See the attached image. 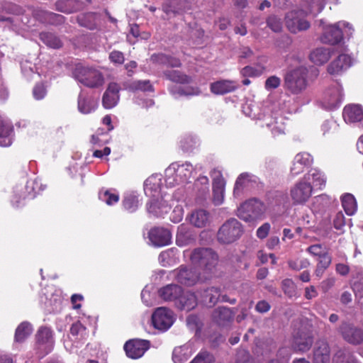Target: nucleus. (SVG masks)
Returning <instances> with one entry per match:
<instances>
[{
	"label": "nucleus",
	"mask_w": 363,
	"mask_h": 363,
	"mask_svg": "<svg viewBox=\"0 0 363 363\" xmlns=\"http://www.w3.org/2000/svg\"><path fill=\"white\" fill-rule=\"evenodd\" d=\"M53 331L48 327H40L36 334V343L43 354L50 353L55 345Z\"/></svg>",
	"instance_id": "nucleus-12"
},
{
	"label": "nucleus",
	"mask_w": 363,
	"mask_h": 363,
	"mask_svg": "<svg viewBox=\"0 0 363 363\" xmlns=\"http://www.w3.org/2000/svg\"><path fill=\"white\" fill-rule=\"evenodd\" d=\"M182 290V288L177 284H168L159 290V296L166 301H174L175 304Z\"/></svg>",
	"instance_id": "nucleus-31"
},
{
	"label": "nucleus",
	"mask_w": 363,
	"mask_h": 363,
	"mask_svg": "<svg viewBox=\"0 0 363 363\" xmlns=\"http://www.w3.org/2000/svg\"><path fill=\"white\" fill-rule=\"evenodd\" d=\"M239 87L237 82L223 79L211 84V91L216 95H223L235 91Z\"/></svg>",
	"instance_id": "nucleus-21"
},
{
	"label": "nucleus",
	"mask_w": 363,
	"mask_h": 363,
	"mask_svg": "<svg viewBox=\"0 0 363 363\" xmlns=\"http://www.w3.org/2000/svg\"><path fill=\"white\" fill-rule=\"evenodd\" d=\"M121 86L116 82H110L102 96V105L104 108L110 109L115 107L120 99L119 91Z\"/></svg>",
	"instance_id": "nucleus-16"
},
{
	"label": "nucleus",
	"mask_w": 363,
	"mask_h": 363,
	"mask_svg": "<svg viewBox=\"0 0 363 363\" xmlns=\"http://www.w3.org/2000/svg\"><path fill=\"white\" fill-rule=\"evenodd\" d=\"M350 285L356 296L363 297V270L352 272Z\"/></svg>",
	"instance_id": "nucleus-36"
},
{
	"label": "nucleus",
	"mask_w": 363,
	"mask_h": 363,
	"mask_svg": "<svg viewBox=\"0 0 363 363\" xmlns=\"http://www.w3.org/2000/svg\"><path fill=\"white\" fill-rule=\"evenodd\" d=\"M33 328L31 325L28 322H23L16 330L15 340L16 342H23L32 333Z\"/></svg>",
	"instance_id": "nucleus-40"
},
{
	"label": "nucleus",
	"mask_w": 363,
	"mask_h": 363,
	"mask_svg": "<svg viewBox=\"0 0 363 363\" xmlns=\"http://www.w3.org/2000/svg\"><path fill=\"white\" fill-rule=\"evenodd\" d=\"M313 344V336L311 333L299 330L294 333L291 347L295 352L306 353L311 350Z\"/></svg>",
	"instance_id": "nucleus-9"
},
{
	"label": "nucleus",
	"mask_w": 363,
	"mask_h": 363,
	"mask_svg": "<svg viewBox=\"0 0 363 363\" xmlns=\"http://www.w3.org/2000/svg\"><path fill=\"white\" fill-rule=\"evenodd\" d=\"M323 28L321 41L323 43L336 45L340 43L343 38V33L347 35L352 34V26L345 21H339L335 24L325 25L323 21H320Z\"/></svg>",
	"instance_id": "nucleus-3"
},
{
	"label": "nucleus",
	"mask_w": 363,
	"mask_h": 363,
	"mask_svg": "<svg viewBox=\"0 0 363 363\" xmlns=\"http://www.w3.org/2000/svg\"><path fill=\"white\" fill-rule=\"evenodd\" d=\"M267 24L275 33L281 32L283 28L281 19L274 15L268 17Z\"/></svg>",
	"instance_id": "nucleus-52"
},
{
	"label": "nucleus",
	"mask_w": 363,
	"mask_h": 363,
	"mask_svg": "<svg viewBox=\"0 0 363 363\" xmlns=\"http://www.w3.org/2000/svg\"><path fill=\"white\" fill-rule=\"evenodd\" d=\"M335 363H357L353 355L347 351H339L334 357Z\"/></svg>",
	"instance_id": "nucleus-49"
},
{
	"label": "nucleus",
	"mask_w": 363,
	"mask_h": 363,
	"mask_svg": "<svg viewBox=\"0 0 363 363\" xmlns=\"http://www.w3.org/2000/svg\"><path fill=\"white\" fill-rule=\"evenodd\" d=\"M265 210V206L262 202L257 199H250L238 208L237 216L245 222H253L262 219Z\"/></svg>",
	"instance_id": "nucleus-5"
},
{
	"label": "nucleus",
	"mask_w": 363,
	"mask_h": 363,
	"mask_svg": "<svg viewBox=\"0 0 363 363\" xmlns=\"http://www.w3.org/2000/svg\"><path fill=\"white\" fill-rule=\"evenodd\" d=\"M271 225L269 223H264L260 227L258 228L256 232V235L259 239H264L267 237Z\"/></svg>",
	"instance_id": "nucleus-64"
},
{
	"label": "nucleus",
	"mask_w": 363,
	"mask_h": 363,
	"mask_svg": "<svg viewBox=\"0 0 363 363\" xmlns=\"http://www.w3.org/2000/svg\"><path fill=\"white\" fill-rule=\"evenodd\" d=\"M132 91H153L154 89L150 80H138L133 82L130 85Z\"/></svg>",
	"instance_id": "nucleus-46"
},
{
	"label": "nucleus",
	"mask_w": 363,
	"mask_h": 363,
	"mask_svg": "<svg viewBox=\"0 0 363 363\" xmlns=\"http://www.w3.org/2000/svg\"><path fill=\"white\" fill-rule=\"evenodd\" d=\"M306 251L311 255L318 257L327 253L325 248L320 244H315L309 246Z\"/></svg>",
	"instance_id": "nucleus-58"
},
{
	"label": "nucleus",
	"mask_w": 363,
	"mask_h": 363,
	"mask_svg": "<svg viewBox=\"0 0 363 363\" xmlns=\"http://www.w3.org/2000/svg\"><path fill=\"white\" fill-rule=\"evenodd\" d=\"M190 363H213V358L209 352H201Z\"/></svg>",
	"instance_id": "nucleus-55"
},
{
	"label": "nucleus",
	"mask_w": 363,
	"mask_h": 363,
	"mask_svg": "<svg viewBox=\"0 0 363 363\" xmlns=\"http://www.w3.org/2000/svg\"><path fill=\"white\" fill-rule=\"evenodd\" d=\"M172 274L177 282L187 286H193L200 280L199 274L192 268L181 267L174 270Z\"/></svg>",
	"instance_id": "nucleus-15"
},
{
	"label": "nucleus",
	"mask_w": 363,
	"mask_h": 363,
	"mask_svg": "<svg viewBox=\"0 0 363 363\" xmlns=\"http://www.w3.org/2000/svg\"><path fill=\"white\" fill-rule=\"evenodd\" d=\"M201 301L208 307H212L218 301L220 291V289L215 286H211L201 291Z\"/></svg>",
	"instance_id": "nucleus-33"
},
{
	"label": "nucleus",
	"mask_w": 363,
	"mask_h": 363,
	"mask_svg": "<svg viewBox=\"0 0 363 363\" xmlns=\"http://www.w3.org/2000/svg\"><path fill=\"white\" fill-rule=\"evenodd\" d=\"M352 65V58L345 53L340 54L328 67V72L331 75L342 74Z\"/></svg>",
	"instance_id": "nucleus-18"
},
{
	"label": "nucleus",
	"mask_w": 363,
	"mask_h": 363,
	"mask_svg": "<svg viewBox=\"0 0 363 363\" xmlns=\"http://www.w3.org/2000/svg\"><path fill=\"white\" fill-rule=\"evenodd\" d=\"M313 186L304 177L296 182L291 189V199L296 203H303L311 196Z\"/></svg>",
	"instance_id": "nucleus-11"
},
{
	"label": "nucleus",
	"mask_w": 363,
	"mask_h": 363,
	"mask_svg": "<svg viewBox=\"0 0 363 363\" xmlns=\"http://www.w3.org/2000/svg\"><path fill=\"white\" fill-rule=\"evenodd\" d=\"M166 79L179 84H189L191 78L179 70H167L164 72Z\"/></svg>",
	"instance_id": "nucleus-39"
},
{
	"label": "nucleus",
	"mask_w": 363,
	"mask_h": 363,
	"mask_svg": "<svg viewBox=\"0 0 363 363\" xmlns=\"http://www.w3.org/2000/svg\"><path fill=\"white\" fill-rule=\"evenodd\" d=\"M332 52L330 48H318L310 54V60L317 65H323L329 60Z\"/></svg>",
	"instance_id": "nucleus-34"
},
{
	"label": "nucleus",
	"mask_w": 363,
	"mask_h": 363,
	"mask_svg": "<svg viewBox=\"0 0 363 363\" xmlns=\"http://www.w3.org/2000/svg\"><path fill=\"white\" fill-rule=\"evenodd\" d=\"M290 269L295 271H300L306 269L310 265V262L306 258H301L296 259H290L288 261Z\"/></svg>",
	"instance_id": "nucleus-50"
},
{
	"label": "nucleus",
	"mask_w": 363,
	"mask_h": 363,
	"mask_svg": "<svg viewBox=\"0 0 363 363\" xmlns=\"http://www.w3.org/2000/svg\"><path fill=\"white\" fill-rule=\"evenodd\" d=\"M339 330L342 338L347 342L354 345L363 342L362 329L349 323H342Z\"/></svg>",
	"instance_id": "nucleus-13"
},
{
	"label": "nucleus",
	"mask_w": 363,
	"mask_h": 363,
	"mask_svg": "<svg viewBox=\"0 0 363 363\" xmlns=\"http://www.w3.org/2000/svg\"><path fill=\"white\" fill-rule=\"evenodd\" d=\"M330 358V350L328 343L325 340H319L313 350L314 363H328Z\"/></svg>",
	"instance_id": "nucleus-24"
},
{
	"label": "nucleus",
	"mask_w": 363,
	"mask_h": 363,
	"mask_svg": "<svg viewBox=\"0 0 363 363\" xmlns=\"http://www.w3.org/2000/svg\"><path fill=\"white\" fill-rule=\"evenodd\" d=\"M194 169H201V167L196 165L194 168L192 164L187 162L183 164L172 163L165 169V184L167 186L172 187L187 182L191 178Z\"/></svg>",
	"instance_id": "nucleus-2"
},
{
	"label": "nucleus",
	"mask_w": 363,
	"mask_h": 363,
	"mask_svg": "<svg viewBox=\"0 0 363 363\" xmlns=\"http://www.w3.org/2000/svg\"><path fill=\"white\" fill-rule=\"evenodd\" d=\"M99 106L97 99L92 96H84L82 94L78 97V110L83 114H89L96 110Z\"/></svg>",
	"instance_id": "nucleus-28"
},
{
	"label": "nucleus",
	"mask_w": 363,
	"mask_h": 363,
	"mask_svg": "<svg viewBox=\"0 0 363 363\" xmlns=\"http://www.w3.org/2000/svg\"><path fill=\"white\" fill-rule=\"evenodd\" d=\"M242 233V224L237 219L230 218L220 227L217 238L220 243L230 244L238 240Z\"/></svg>",
	"instance_id": "nucleus-7"
},
{
	"label": "nucleus",
	"mask_w": 363,
	"mask_h": 363,
	"mask_svg": "<svg viewBox=\"0 0 363 363\" xmlns=\"http://www.w3.org/2000/svg\"><path fill=\"white\" fill-rule=\"evenodd\" d=\"M13 130L12 123L0 116V146L9 147L12 144Z\"/></svg>",
	"instance_id": "nucleus-26"
},
{
	"label": "nucleus",
	"mask_w": 363,
	"mask_h": 363,
	"mask_svg": "<svg viewBox=\"0 0 363 363\" xmlns=\"http://www.w3.org/2000/svg\"><path fill=\"white\" fill-rule=\"evenodd\" d=\"M342 206L345 213L349 215H353L357 211V203L354 196L351 194H345L341 197Z\"/></svg>",
	"instance_id": "nucleus-38"
},
{
	"label": "nucleus",
	"mask_w": 363,
	"mask_h": 363,
	"mask_svg": "<svg viewBox=\"0 0 363 363\" xmlns=\"http://www.w3.org/2000/svg\"><path fill=\"white\" fill-rule=\"evenodd\" d=\"M342 116L346 123L359 122L363 119V109L359 105H348L344 108Z\"/></svg>",
	"instance_id": "nucleus-29"
},
{
	"label": "nucleus",
	"mask_w": 363,
	"mask_h": 363,
	"mask_svg": "<svg viewBox=\"0 0 363 363\" xmlns=\"http://www.w3.org/2000/svg\"><path fill=\"white\" fill-rule=\"evenodd\" d=\"M73 75L77 81L89 88H99L104 83L103 74L92 67L77 66L74 70Z\"/></svg>",
	"instance_id": "nucleus-4"
},
{
	"label": "nucleus",
	"mask_w": 363,
	"mask_h": 363,
	"mask_svg": "<svg viewBox=\"0 0 363 363\" xmlns=\"http://www.w3.org/2000/svg\"><path fill=\"white\" fill-rule=\"evenodd\" d=\"M123 205L125 210L132 213L137 210L139 201L138 197L133 194L127 195L123 201Z\"/></svg>",
	"instance_id": "nucleus-47"
},
{
	"label": "nucleus",
	"mask_w": 363,
	"mask_h": 363,
	"mask_svg": "<svg viewBox=\"0 0 363 363\" xmlns=\"http://www.w3.org/2000/svg\"><path fill=\"white\" fill-rule=\"evenodd\" d=\"M187 218L189 223L196 228H204L211 222L210 213L202 208L193 211Z\"/></svg>",
	"instance_id": "nucleus-23"
},
{
	"label": "nucleus",
	"mask_w": 363,
	"mask_h": 363,
	"mask_svg": "<svg viewBox=\"0 0 363 363\" xmlns=\"http://www.w3.org/2000/svg\"><path fill=\"white\" fill-rule=\"evenodd\" d=\"M236 363H254V359L248 352L241 350L237 353Z\"/></svg>",
	"instance_id": "nucleus-59"
},
{
	"label": "nucleus",
	"mask_w": 363,
	"mask_h": 363,
	"mask_svg": "<svg viewBox=\"0 0 363 363\" xmlns=\"http://www.w3.org/2000/svg\"><path fill=\"white\" fill-rule=\"evenodd\" d=\"M195 187L198 189L202 196L208 192L209 181L206 176L199 177L194 183Z\"/></svg>",
	"instance_id": "nucleus-53"
},
{
	"label": "nucleus",
	"mask_w": 363,
	"mask_h": 363,
	"mask_svg": "<svg viewBox=\"0 0 363 363\" xmlns=\"http://www.w3.org/2000/svg\"><path fill=\"white\" fill-rule=\"evenodd\" d=\"M212 317L217 324L224 326L233 321L234 313H233L230 308L221 306L213 311Z\"/></svg>",
	"instance_id": "nucleus-30"
},
{
	"label": "nucleus",
	"mask_w": 363,
	"mask_h": 363,
	"mask_svg": "<svg viewBox=\"0 0 363 363\" xmlns=\"http://www.w3.org/2000/svg\"><path fill=\"white\" fill-rule=\"evenodd\" d=\"M294 160L304 167H309L313 162L312 156L308 152H301L297 154Z\"/></svg>",
	"instance_id": "nucleus-54"
},
{
	"label": "nucleus",
	"mask_w": 363,
	"mask_h": 363,
	"mask_svg": "<svg viewBox=\"0 0 363 363\" xmlns=\"http://www.w3.org/2000/svg\"><path fill=\"white\" fill-rule=\"evenodd\" d=\"M213 186V200L215 205H220L224 200V191L225 185Z\"/></svg>",
	"instance_id": "nucleus-51"
},
{
	"label": "nucleus",
	"mask_w": 363,
	"mask_h": 363,
	"mask_svg": "<svg viewBox=\"0 0 363 363\" xmlns=\"http://www.w3.org/2000/svg\"><path fill=\"white\" fill-rule=\"evenodd\" d=\"M305 179L313 184V189H323L326 184V177L325 174L317 169H312L308 173L303 177Z\"/></svg>",
	"instance_id": "nucleus-32"
},
{
	"label": "nucleus",
	"mask_w": 363,
	"mask_h": 363,
	"mask_svg": "<svg viewBox=\"0 0 363 363\" xmlns=\"http://www.w3.org/2000/svg\"><path fill=\"white\" fill-rule=\"evenodd\" d=\"M308 86V69L299 65L288 71L284 77V87L292 95L302 94Z\"/></svg>",
	"instance_id": "nucleus-1"
},
{
	"label": "nucleus",
	"mask_w": 363,
	"mask_h": 363,
	"mask_svg": "<svg viewBox=\"0 0 363 363\" xmlns=\"http://www.w3.org/2000/svg\"><path fill=\"white\" fill-rule=\"evenodd\" d=\"M194 240L192 232L184 225H180L177 228L176 243L178 246H186Z\"/></svg>",
	"instance_id": "nucleus-35"
},
{
	"label": "nucleus",
	"mask_w": 363,
	"mask_h": 363,
	"mask_svg": "<svg viewBox=\"0 0 363 363\" xmlns=\"http://www.w3.org/2000/svg\"><path fill=\"white\" fill-rule=\"evenodd\" d=\"M190 259L194 264L203 267L206 273H211L218 264V256L210 248H198L191 252Z\"/></svg>",
	"instance_id": "nucleus-6"
},
{
	"label": "nucleus",
	"mask_w": 363,
	"mask_h": 363,
	"mask_svg": "<svg viewBox=\"0 0 363 363\" xmlns=\"http://www.w3.org/2000/svg\"><path fill=\"white\" fill-rule=\"evenodd\" d=\"M211 177L213 179V186L225 185V182L223 177L222 173L220 170L214 169L211 172Z\"/></svg>",
	"instance_id": "nucleus-62"
},
{
	"label": "nucleus",
	"mask_w": 363,
	"mask_h": 363,
	"mask_svg": "<svg viewBox=\"0 0 363 363\" xmlns=\"http://www.w3.org/2000/svg\"><path fill=\"white\" fill-rule=\"evenodd\" d=\"M109 60L114 64L122 65L125 61V57L122 52L113 50L109 54Z\"/></svg>",
	"instance_id": "nucleus-61"
},
{
	"label": "nucleus",
	"mask_w": 363,
	"mask_h": 363,
	"mask_svg": "<svg viewBox=\"0 0 363 363\" xmlns=\"http://www.w3.org/2000/svg\"><path fill=\"white\" fill-rule=\"evenodd\" d=\"M257 182V177L253 174L245 172L242 173L237 178L234 186V195L238 196L245 189L252 186Z\"/></svg>",
	"instance_id": "nucleus-25"
},
{
	"label": "nucleus",
	"mask_w": 363,
	"mask_h": 363,
	"mask_svg": "<svg viewBox=\"0 0 363 363\" xmlns=\"http://www.w3.org/2000/svg\"><path fill=\"white\" fill-rule=\"evenodd\" d=\"M162 179L160 175H152L144 182V191L146 196L154 199L160 196Z\"/></svg>",
	"instance_id": "nucleus-22"
},
{
	"label": "nucleus",
	"mask_w": 363,
	"mask_h": 363,
	"mask_svg": "<svg viewBox=\"0 0 363 363\" xmlns=\"http://www.w3.org/2000/svg\"><path fill=\"white\" fill-rule=\"evenodd\" d=\"M99 198L107 205L111 206L118 203L119 200V195L113 190L102 189L99 194Z\"/></svg>",
	"instance_id": "nucleus-43"
},
{
	"label": "nucleus",
	"mask_w": 363,
	"mask_h": 363,
	"mask_svg": "<svg viewBox=\"0 0 363 363\" xmlns=\"http://www.w3.org/2000/svg\"><path fill=\"white\" fill-rule=\"evenodd\" d=\"M307 13L302 9L293 10L285 16L286 26L293 33H297L309 28L310 23L306 19Z\"/></svg>",
	"instance_id": "nucleus-8"
},
{
	"label": "nucleus",
	"mask_w": 363,
	"mask_h": 363,
	"mask_svg": "<svg viewBox=\"0 0 363 363\" xmlns=\"http://www.w3.org/2000/svg\"><path fill=\"white\" fill-rule=\"evenodd\" d=\"M149 348V342L143 340H131L124 345L127 356L132 359L141 357Z\"/></svg>",
	"instance_id": "nucleus-17"
},
{
	"label": "nucleus",
	"mask_w": 363,
	"mask_h": 363,
	"mask_svg": "<svg viewBox=\"0 0 363 363\" xmlns=\"http://www.w3.org/2000/svg\"><path fill=\"white\" fill-rule=\"evenodd\" d=\"M170 206L167 204V200L162 196L151 199L147 203V210L150 214L155 217H161L169 212Z\"/></svg>",
	"instance_id": "nucleus-20"
},
{
	"label": "nucleus",
	"mask_w": 363,
	"mask_h": 363,
	"mask_svg": "<svg viewBox=\"0 0 363 363\" xmlns=\"http://www.w3.org/2000/svg\"><path fill=\"white\" fill-rule=\"evenodd\" d=\"M196 305L197 297L196 295L190 291L183 292V290L175 303L179 309L186 311L194 309Z\"/></svg>",
	"instance_id": "nucleus-27"
},
{
	"label": "nucleus",
	"mask_w": 363,
	"mask_h": 363,
	"mask_svg": "<svg viewBox=\"0 0 363 363\" xmlns=\"http://www.w3.org/2000/svg\"><path fill=\"white\" fill-rule=\"evenodd\" d=\"M40 38L48 46L52 48H59L62 45L61 40L57 36L50 33H41Z\"/></svg>",
	"instance_id": "nucleus-45"
},
{
	"label": "nucleus",
	"mask_w": 363,
	"mask_h": 363,
	"mask_svg": "<svg viewBox=\"0 0 363 363\" xmlns=\"http://www.w3.org/2000/svg\"><path fill=\"white\" fill-rule=\"evenodd\" d=\"M183 352L182 347H177L174 350L172 360L174 363H184L187 360L188 357Z\"/></svg>",
	"instance_id": "nucleus-57"
},
{
	"label": "nucleus",
	"mask_w": 363,
	"mask_h": 363,
	"mask_svg": "<svg viewBox=\"0 0 363 363\" xmlns=\"http://www.w3.org/2000/svg\"><path fill=\"white\" fill-rule=\"evenodd\" d=\"M281 79L277 76H271L265 82V88L267 90L274 89L279 86Z\"/></svg>",
	"instance_id": "nucleus-63"
},
{
	"label": "nucleus",
	"mask_w": 363,
	"mask_h": 363,
	"mask_svg": "<svg viewBox=\"0 0 363 363\" xmlns=\"http://www.w3.org/2000/svg\"><path fill=\"white\" fill-rule=\"evenodd\" d=\"M73 1L72 0H60L55 4L56 8L58 11L64 13H70L72 9L70 8Z\"/></svg>",
	"instance_id": "nucleus-60"
},
{
	"label": "nucleus",
	"mask_w": 363,
	"mask_h": 363,
	"mask_svg": "<svg viewBox=\"0 0 363 363\" xmlns=\"http://www.w3.org/2000/svg\"><path fill=\"white\" fill-rule=\"evenodd\" d=\"M342 99V86L338 82H335L325 92L323 104L326 108L333 109L338 107Z\"/></svg>",
	"instance_id": "nucleus-14"
},
{
	"label": "nucleus",
	"mask_w": 363,
	"mask_h": 363,
	"mask_svg": "<svg viewBox=\"0 0 363 363\" xmlns=\"http://www.w3.org/2000/svg\"><path fill=\"white\" fill-rule=\"evenodd\" d=\"M184 3L183 0H170L162 6V10L167 15L177 14L183 11Z\"/></svg>",
	"instance_id": "nucleus-41"
},
{
	"label": "nucleus",
	"mask_w": 363,
	"mask_h": 363,
	"mask_svg": "<svg viewBox=\"0 0 363 363\" xmlns=\"http://www.w3.org/2000/svg\"><path fill=\"white\" fill-rule=\"evenodd\" d=\"M70 333L74 337L73 341L84 340L87 335L86 328L79 321L72 325Z\"/></svg>",
	"instance_id": "nucleus-44"
},
{
	"label": "nucleus",
	"mask_w": 363,
	"mask_h": 363,
	"mask_svg": "<svg viewBox=\"0 0 363 363\" xmlns=\"http://www.w3.org/2000/svg\"><path fill=\"white\" fill-rule=\"evenodd\" d=\"M151 60L155 63L166 65L172 67H179L181 66V62L179 59L162 53L152 55L151 56Z\"/></svg>",
	"instance_id": "nucleus-37"
},
{
	"label": "nucleus",
	"mask_w": 363,
	"mask_h": 363,
	"mask_svg": "<svg viewBox=\"0 0 363 363\" xmlns=\"http://www.w3.org/2000/svg\"><path fill=\"white\" fill-rule=\"evenodd\" d=\"M171 233L164 228H154L149 232L150 241L154 246L162 247L167 245L171 242Z\"/></svg>",
	"instance_id": "nucleus-19"
},
{
	"label": "nucleus",
	"mask_w": 363,
	"mask_h": 363,
	"mask_svg": "<svg viewBox=\"0 0 363 363\" xmlns=\"http://www.w3.org/2000/svg\"><path fill=\"white\" fill-rule=\"evenodd\" d=\"M184 216V208L181 205H177L170 215V220L177 223L182 221Z\"/></svg>",
	"instance_id": "nucleus-56"
},
{
	"label": "nucleus",
	"mask_w": 363,
	"mask_h": 363,
	"mask_svg": "<svg viewBox=\"0 0 363 363\" xmlns=\"http://www.w3.org/2000/svg\"><path fill=\"white\" fill-rule=\"evenodd\" d=\"M169 92L174 96L198 95L200 91L196 87H186L183 89L181 86H172L169 87Z\"/></svg>",
	"instance_id": "nucleus-42"
},
{
	"label": "nucleus",
	"mask_w": 363,
	"mask_h": 363,
	"mask_svg": "<svg viewBox=\"0 0 363 363\" xmlns=\"http://www.w3.org/2000/svg\"><path fill=\"white\" fill-rule=\"evenodd\" d=\"M197 145L196 138L192 135L184 136L180 140V147L184 152H190Z\"/></svg>",
	"instance_id": "nucleus-48"
},
{
	"label": "nucleus",
	"mask_w": 363,
	"mask_h": 363,
	"mask_svg": "<svg viewBox=\"0 0 363 363\" xmlns=\"http://www.w3.org/2000/svg\"><path fill=\"white\" fill-rule=\"evenodd\" d=\"M152 322L156 329L166 331L174 323L173 312L165 307L158 308L152 315Z\"/></svg>",
	"instance_id": "nucleus-10"
}]
</instances>
